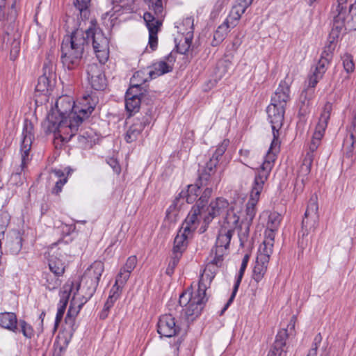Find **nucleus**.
Returning a JSON list of instances; mask_svg holds the SVG:
<instances>
[{"instance_id":"nucleus-1","label":"nucleus","mask_w":356,"mask_h":356,"mask_svg":"<svg viewBox=\"0 0 356 356\" xmlns=\"http://www.w3.org/2000/svg\"><path fill=\"white\" fill-rule=\"evenodd\" d=\"M96 104V98L90 95L83 96L76 105L72 97L62 95L56 99L54 108L42 122V129L46 134L53 133L55 139L67 142L92 113Z\"/></svg>"},{"instance_id":"nucleus-2","label":"nucleus","mask_w":356,"mask_h":356,"mask_svg":"<svg viewBox=\"0 0 356 356\" xmlns=\"http://www.w3.org/2000/svg\"><path fill=\"white\" fill-rule=\"evenodd\" d=\"M86 42L84 31L79 29L63 38L61 44V61L65 68L73 70L79 67Z\"/></svg>"},{"instance_id":"nucleus-3","label":"nucleus","mask_w":356,"mask_h":356,"mask_svg":"<svg viewBox=\"0 0 356 356\" xmlns=\"http://www.w3.org/2000/svg\"><path fill=\"white\" fill-rule=\"evenodd\" d=\"M273 167L272 161H264L261 166L257 169L255 177L250 191V199L246 204L245 217L240 224V225H242L245 227L246 232L249 231V227L256 215V206Z\"/></svg>"},{"instance_id":"nucleus-4","label":"nucleus","mask_w":356,"mask_h":356,"mask_svg":"<svg viewBox=\"0 0 356 356\" xmlns=\"http://www.w3.org/2000/svg\"><path fill=\"white\" fill-rule=\"evenodd\" d=\"M232 207L236 208L238 211V213H240L241 209V205H237V203L235 202L234 205L229 207V204L226 199L217 197L211 201L207 207L205 205L200 206V204H195L192 207L191 211H193L194 209L198 210L196 221L197 224L200 225V232L204 233L214 218L225 211L227 212ZM226 213H225V214Z\"/></svg>"},{"instance_id":"nucleus-5","label":"nucleus","mask_w":356,"mask_h":356,"mask_svg":"<svg viewBox=\"0 0 356 356\" xmlns=\"http://www.w3.org/2000/svg\"><path fill=\"white\" fill-rule=\"evenodd\" d=\"M352 0H337L335 10L333 11V28L331 35L333 38L344 30L356 29V1L351 4Z\"/></svg>"},{"instance_id":"nucleus-6","label":"nucleus","mask_w":356,"mask_h":356,"mask_svg":"<svg viewBox=\"0 0 356 356\" xmlns=\"http://www.w3.org/2000/svg\"><path fill=\"white\" fill-rule=\"evenodd\" d=\"M284 112L285 108L278 106V105L270 104L267 107V113L271 124L273 138L264 161H272L273 165H274L277 153L280 151V129L283 124Z\"/></svg>"},{"instance_id":"nucleus-7","label":"nucleus","mask_w":356,"mask_h":356,"mask_svg":"<svg viewBox=\"0 0 356 356\" xmlns=\"http://www.w3.org/2000/svg\"><path fill=\"white\" fill-rule=\"evenodd\" d=\"M220 224V227L215 247L222 248V249L227 250L236 229L240 226V216L238 209L235 207L229 209Z\"/></svg>"},{"instance_id":"nucleus-8","label":"nucleus","mask_w":356,"mask_h":356,"mask_svg":"<svg viewBox=\"0 0 356 356\" xmlns=\"http://www.w3.org/2000/svg\"><path fill=\"white\" fill-rule=\"evenodd\" d=\"M149 10L154 12L145 13L143 18L149 31L148 44L152 51H154L158 45L157 33L161 25V17H163V6L161 0H148Z\"/></svg>"},{"instance_id":"nucleus-9","label":"nucleus","mask_w":356,"mask_h":356,"mask_svg":"<svg viewBox=\"0 0 356 356\" xmlns=\"http://www.w3.org/2000/svg\"><path fill=\"white\" fill-rule=\"evenodd\" d=\"M207 301L205 296L197 291L187 289L180 294L179 305L182 308L181 312L185 316L193 319L200 314Z\"/></svg>"},{"instance_id":"nucleus-10","label":"nucleus","mask_w":356,"mask_h":356,"mask_svg":"<svg viewBox=\"0 0 356 356\" xmlns=\"http://www.w3.org/2000/svg\"><path fill=\"white\" fill-rule=\"evenodd\" d=\"M197 214L198 210L194 209L193 211H189L181 229L175 238L173 252L182 254L183 251L186 249L188 243V238L199 226L196 221Z\"/></svg>"},{"instance_id":"nucleus-11","label":"nucleus","mask_w":356,"mask_h":356,"mask_svg":"<svg viewBox=\"0 0 356 356\" xmlns=\"http://www.w3.org/2000/svg\"><path fill=\"white\" fill-rule=\"evenodd\" d=\"M86 43L92 41L94 51L99 63H104L108 58V40L103 33L97 29H88L84 32Z\"/></svg>"},{"instance_id":"nucleus-12","label":"nucleus","mask_w":356,"mask_h":356,"mask_svg":"<svg viewBox=\"0 0 356 356\" xmlns=\"http://www.w3.org/2000/svg\"><path fill=\"white\" fill-rule=\"evenodd\" d=\"M332 111V104L330 102H326L323 108L318 122L316 127L315 131L309 145L308 152L306 154H310V156H312L313 158H314L315 151L321 145V139L324 136Z\"/></svg>"},{"instance_id":"nucleus-13","label":"nucleus","mask_w":356,"mask_h":356,"mask_svg":"<svg viewBox=\"0 0 356 356\" xmlns=\"http://www.w3.org/2000/svg\"><path fill=\"white\" fill-rule=\"evenodd\" d=\"M104 270V265L100 261H95L86 270L83 277L82 282L85 284L86 301H88L95 293L99 284L100 277Z\"/></svg>"},{"instance_id":"nucleus-14","label":"nucleus","mask_w":356,"mask_h":356,"mask_svg":"<svg viewBox=\"0 0 356 356\" xmlns=\"http://www.w3.org/2000/svg\"><path fill=\"white\" fill-rule=\"evenodd\" d=\"M296 321L297 317L293 315L291 318L287 329H282L277 332L273 346L267 356H286V341L289 337L288 329L294 331Z\"/></svg>"},{"instance_id":"nucleus-15","label":"nucleus","mask_w":356,"mask_h":356,"mask_svg":"<svg viewBox=\"0 0 356 356\" xmlns=\"http://www.w3.org/2000/svg\"><path fill=\"white\" fill-rule=\"evenodd\" d=\"M318 205L317 197L312 196L308 203L304 218L302 221V231L303 235L308 234L314 231L318 221Z\"/></svg>"},{"instance_id":"nucleus-16","label":"nucleus","mask_w":356,"mask_h":356,"mask_svg":"<svg viewBox=\"0 0 356 356\" xmlns=\"http://www.w3.org/2000/svg\"><path fill=\"white\" fill-rule=\"evenodd\" d=\"M0 5V22L6 27V30L13 31V25L17 18L16 5L20 1H16L14 3L13 0H3Z\"/></svg>"},{"instance_id":"nucleus-17","label":"nucleus","mask_w":356,"mask_h":356,"mask_svg":"<svg viewBox=\"0 0 356 356\" xmlns=\"http://www.w3.org/2000/svg\"><path fill=\"white\" fill-rule=\"evenodd\" d=\"M104 63L89 64L87 67L88 80L91 87L96 90H104L106 86V79L104 74Z\"/></svg>"},{"instance_id":"nucleus-18","label":"nucleus","mask_w":356,"mask_h":356,"mask_svg":"<svg viewBox=\"0 0 356 356\" xmlns=\"http://www.w3.org/2000/svg\"><path fill=\"white\" fill-rule=\"evenodd\" d=\"M21 144L22 163L21 168L23 170L29 161V155L31 145L34 139L33 126L31 122L25 121Z\"/></svg>"},{"instance_id":"nucleus-19","label":"nucleus","mask_w":356,"mask_h":356,"mask_svg":"<svg viewBox=\"0 0 356 356\" xmlns=\"http://www.w3.org/2000/svg\"><path fill=\"white\" fill-rule=\"evenodd\" d=\"M55 74L54 72L53 65L51 63H44L43 66V74L38 78L35 90L44 95L50 93L54 86Z\"/></svg>"},{"instance_id":"nucleus-20","label":"nucleus","mask_w":356,"mask_h":356,"mask_svg":"<svg viewBox=\"0 0 356 356\" xmlns=\"http://www.w3.org/2000/svg\"><path fill=\"white\" fill-rule=\"evenodd\" d=\"M151 121L152 116L149 113H146L140 118H136L124 135L126 142L131 143L136 141L145 127L151 123Z\"/></svg>"},{"instance_id":"nucleus-21","label":"nucleus","mask_w":356,"mask_h":356,"mask_svg":"<svg viewBox=\"0 0 356 356\" xmlns=\"http://www.w3.org/2000/svg\"><path fill=\"white\" fill-rule=\"evenodd\" d=\"M179 331L175 318L171 314H165L160 317L157 324V332L161 337H172Z\"/></svg>"},{"instance_id":"nucleus-22","label":"nucleus","mask_w":356,"mask_h":356,"mask_svg":"<svg viewBox=\"0 0 356 356\" xmlns=\"http://www.w3.org/2000/svg\"><path fill=\"white\" fill-rule=\"evenodd\" d=\"M74 288L73 282H67L63 286L60 292V301L58 303V307L56 313L55 324L57 325L61 321L63 314L65 313L67 305L68 303L69 298Z\"/></svg>"},{"instance_id":"nucleus-23","label":"nucleus","mask_w":356,"mask_h":356,"mask_svg":"<svg viewBox=\"0 0 356 356\" xmlns=\"http://www.w3.org/2000/svg\"><path fill=\"white\" fill-rule=\"evenodd\" d=\"M175 56L170 53L163 60H160L154 64V70L148 72L151 79H154L165 73L170 72L173 69V64L175 62Z\"/></svg>"},{"instance_id":"nucleus-24","label":"nucleus","mask_w":356,"mask_h":356,"mask_svg":"<svg viewBox=\"0 0 356 356\" xmlns=\"http://www.w3.org/2000/svg\"><path fill=\"white\" fill-rule=\"evenodd\" d=\"M290 99V84L282 81L271 98V103L285 108L287 102Z\"/></svg>"},{"instance_id":"nucleus-25","label":"nucleus","mask_w":356,"mask_h":356,"mask_svg":"<svg viewBox=\"0 0 356 356\" xmlns=\"http://www.w3.org/2000/svg\"><path fill=\"white\" fill-rule=\"evenodd\" d=\"M142 92L134 90V88H129L125 95V108L129 115L139 111Z\"/></svg>"},{"instance_id":"nucleus-26","label":"nucleus","mask_w":356,"mask_h":356,"mask_svg":"<svg viewBox=\"0 0 356 356\" xmlns=\"http://www.w3.org/2000/svg\"><path fill=\"white\" fill-rule=\"evenodd\" d=\"M10 31L6 30V35L3 38V42L10 49V59L15 60L20 49L19 35L17 32L10 33Z\"/></svg>"},{"instance_id":"nucleus-27","label":"nucleus","mask_w":356,"mask_h":356,"mask_svg":"<svg viewBox=\"0 0 356 356\" xmlns=\"http://www.w3.org/2000/svg\"><path fill=\"white\" fill-rule=\"evenodd\" d=\"M199 182H200L199 181ZM201 183L197 184H191L188 186L187 191H182L179 196L181 199V203L187 202L188 204L193 203L197 197L200 195L201 193Z\"/></svg>"},{"instance_id":"nucleus-28","label":"nucleus","mask_w":356,"mask_h":356,"mask_svg":"<svg viewBox=\"0 0 356 356\" xmlns=\"http://www.w3.org/2000/svg\"><path fill=\"white\" fill-rule=\"evenodd\" d=\"M249 259L250 256L248 254H245V256L243 257L241 264L240 270L238 271V274L234 286L232 293L229 300L227 301V304L225 305V307L223 308L222 313L227 309V307L229 306V305L232 302L233 300L234 299L236 292L238 289L239 285L241 284V282L242 280L243 276L244 275V272L247 268Z\"/></svg>"},{"instance_id":"nucleus-29","label":"nucleus","mask_w":356,"mask_h":356,"mask_svg":"<svg viewBox=\"0 0 356 356\" xmlns=\"http://www.w3.org/2000/svg\"><path fill=\"white\" fill-rule=\"evenodd\" d=\"M0 326L13 332L17 331V318L13 312L0 313Z\"/></svg>"},{"instance_id":"nucleus-30","label":"nucleus","mask_w":356,"mask_h":356,"mask_svg":"<svg viewBox=\"0 0 356 356\" xmlns=\"http://www.w3.org/2000/svg\"><path fill=\"white\" fill-rule=\"evenodd\" d=\"M269 261L266 257L256 258L255 264L252 270V279L256 282H259L264 278L268 268Z\"/></svg>"},{"instance_id":"nucleus-31","label":"nucleus","mask_w":356,"mask_h":356,"mask_svg":"<svg viewBox=\"0 0 356 356\" xmlns=\"http://www.w3.org/2000/svg\"><path fill=\"white\" fill-rule=\"evenodd\" d=\"M50 179L55 181V186L52 188V193L58 195L63 186L67 183V178L60 170H53L50 172Z\"/></svg>"},{"instance_id":"nucleus-32","label":"nucleus","mask_w":356,"mask_h":356,"mask_svg":"<svg viewBox=\"0 0 356 356\" xmlns=\"http://www.w3.org/2000/svg\"><path fill=\"white\" fill-rule=\"evenodd\" d=\"M75 296L76 293H74V296L71 300L70 306L65 317L66 323H68L69 321L74 323V318L79 312L82 306L87 302L86 301V294L83 296L82 300L80 302L76 301Z\"/></svg>"},{"instance_id":"nucleus-33","label":"nucleus","mask_w":356,"mask_h":356,"mask_svg":"<svg viewBox=\"0 0 356 356\" xmlns=\"http://www.w3.org/2000/svg\"><path fill=\"white\" fill-rule=\"evenodd\" d=\"M54 247H51V252H53V254L50 255L49 259V267L52 273L57 276H61L65 272V266L62 259L54 254Z\"/></svg>"},{"instance_id":"nucleus-34","label":"nucleus","mask_w":356,"mask_h":356,"mask_svg":"<svg viewBox=\"0 0 356 356\" xmlns=\"http://www.w3.org/2000/svg\"><path fill=\"white\" fill-rule=\"evenodd\" d=\"M214 276L213 273L207 267L200 276L198 288L196 291L206 296V291L210 286Z\"/></svg>"},{"instance_id":"nucleus-35","label":"nucleus","mask_w":356,"mask_h":356,"mask_svg":"<svg viewBox=\"0 0 356 356\" xmlns=\"http://www.w3.org/2000/svg\"><path fill=\"white\" fill-rule=\"evenodd\" d=\"M216 159H210L209 161L206 163V166L203 170V172L200 175L199 181L202 186H212L210 184V176L213 172L217 164Z\"/></svg>"},{"instance_id":"nucleus-36","label":"nucleus","mask_w":356,"mask_h":356,"mask_svg":"<svg viewBox=\"0 0 356 356\" xmlns=\"http://www.w3.org/2000/svg\"><path fill=\"white\" fill-rule=\"evenodd\" d=\"M181 199L178 195L173 201L172 204L166 211V218L170 222L177 221L179 217V210L184 203L181 202Z\"/></svg>"},{"instance_id":"nucleus-37","label":"nucleus","mask_w":356,"mask_h":356,"mask_svg":"<svg viewBox=\"0 0 356 356\" xmlns=\"http://www.w3.org/2000/svg\"><path fill=\"white\" fill-rule=\"evenodd\" d=\"M314 158L310 154H306L298 171V177L301 178L302 183L307 179L311 172Z\"/></svg>"},{"instance_id":"nucleus-38","label":"nucleus","mask_w":356,"mask_h":356,"mask_svg":"<svg viewBox=\"0 0 356 356\" xmlns=\"http://www.w3.org/2000/svg\"><path fill=\"white\" fill-rule=\"evenodd\" d=\"M147 80L145 73L143 71H138L133 75L131 79L130 88H134L136 91H141V86Z\"/></svg>"},{"instance_id":"nucleus-39","label":"nucleus","mask_w":356,"mask_h":356,"mask_svg":"<svg viewBox=\"0 0 356 356\" xmlns=\"http://www.w3.org/2000/svg\"><path fill=\"white\" fill-rule=\"evenodd\" d=\"M229 31L228 26L223 23L220 25L213 34V39L211 42L212 46H218L225 38Z\"/></svg>"},{"instance_id":"nucleus-40","label":"nucleus","mask_w":356,"mask_h":356,"mask_svg":"<svg viewBox=\"0 0 356 356\" xmlns=\"http://www.w3.org/2000/svg\"><path fill=\"white\" fill-rule=\"evenodd\" d=\"M130 277V274L127 273L124 270H120V272L116 276L115 282L112 287L111 291H116L120 293L124 286L126 284L127 280H129Z\"/></svg>"},{"instance_id":"nucleus-41","label":"nucleus","mask_w":356,"mask_h":356,"mask_svg":"<svg viewBox=\"0 0 356 356\" xmlns=\"http://www.w3.org/2000/svg\"><path fill=\"white\" fill-rule=\"evenodd\" d=\"M22 249V240L19 237L9 239L6 244V252L11 254H17Z\"/></svg>"},{"instance_id":"nucleus-42","label":"nucleus","mask_w":356,"mask_h":356,"mask_svg":"<svg viewBox=\"0 0 356 356\" xmlns=\"http://www.w3.org/2000/svg\"><path fill=\"white\" fill-rule=\"evenodd\" d=\"M44 283L46 288L49 291L56 289L60 284V280L58 277L55 274L44 273Z\"/></svg>"},{"instance_id":"nucleus-43","label":"nucleus","mask_w":356,"mask_h":356,"mask_svg":"<svg viewBox=\"0 0 356 356\" xmlns=\"http://www.w3.org/2000/svg\"><path fill=\"white\" fill-rule=\"evenodd\" d=\"M226 251L227 250L222 249V248H218L217 247H215V248L211 250L210 254L211 258V263L217 266H220Z\"/></svg>"},{"instance_id":"nucleus-44","label":"nucleus","mask_w":356,"mask_h":356,"mask_svg":"<svg viewBox=\"0 0 356 356\" xmlns=\"http://www.w3.org/2000/svg\"><path fill=\"white\" fill-rule=\"evenodd\" d=\"M273 245L263 242L259 248L257 258L266 257V260L269 261L270 257L273 253Z\"/></svg>"},{"instance_id":"nucleus-45","label":"nucleus","mask_w":356,"mask_h":356,"mask_svg":"<svg viewBox=\"0 0 356 356\" xmlns=\"http://www.w3.org/2000/svg\"><path fill=\"white\" fill-rule=\"evenodd\" d=\"M281 221V216L277 212L270 213L266 223V228L278 229Z\"/></svg>"},{"instance_id":"nucleus-46","label":"nucleus","mask_w":356,"mask_h":356,"mask_svg":"<svg viewBox=\"0 0 356 356\" xmlns=\"http://www.w3.org/2000/svg\"><path fill=\"white\" fill-rule=\"evenodd\" d=\"M229 141L228 140H224L216 148L215 152L213 154L212 157L211 159H216L217 162L219 161L221 156L225 152Z\"/></svg>"},{"instance_id":"nucleus-47","label":"nucleus","mask_w":356,"mask_h":356,"mask_svg":"<svg viewBox=\"0 0 356 356\" xmlns=\"http://www.w3.org/2000/svg\"><path fill=\"white\" fill-rule=\"evenodd\" d=\"M342 62L343 68L347 73H350L354 71L355 64L353 63V59L351 55L346 54L342 58Z\"/></svg>"},{"instance_id":"nucleus-48","label":"nucleus","mask_w":356,"mask_h":356,"mask_svg":"<svg viewBox=\"0 0 356 356\" xmlns=\"http://www.w3.org/2000/svg\"><path fill=\"white\" fill-rule=\"evenodd\" d=\"M181 254L179 252H172V256L170 259V261H169L168 266L166 269V273L168 275H171L176 266L179 263V261L181 258Z\"/></svg>"},{"instance_id":"nucleus-49","label":"nucleus","mask_w":356,"mask_h":356,"mask_svg":"<svg viewBox=\"0 0 356 356\" xmlns=\"http://www.w3.org/2000/svg\"><path fill=\"white\" fill-rule=\"evenodd\" d=\"M137 264V258L136 256H131L128 257L125 264L120 268L122 270L131 275V272L134 270Z\"/></svg>"},{"instance_id":"nucleus-50","label":"nucleus","mask_w":356,"mask_h":356,"mask_svg":"<svg viewBox=\"0 0 356 356\" xmlns=\"http://www.w3.org/2000/svg\"><path fill=\"white\" fill-rule=\"evenodd\" d=\"M19 324L23 335L26 338L31 339L33 336L34 333L32 327L24 320H20Z\"/></svg>"},{"instance_id":"nucleus-51","label":"nucleus","mask_w":356,"mask_h":356,"mask_svg":"<svg viewBox=\"0 0 356 356\" xmlns=\"http://www.w3.org/2000/svg\"><path fill=\"white\" fill-rule=\"evenodd\" d=\"M111 292L112 293V294H111L109 296V297L108 298L105 305H104V311H108L109 309L113 307V303L115 302V301H116V300L119 298L120 296V293L118 291H116L115 290L113 291H111Z\"/></svg>"},{"instance_id":"nucleus-52","label":"nucleus","mask_w":356,"mask_h":356,"mask_svg":"<svg viewBox=\"0 0 356 356\" xmlns=\"http://www.w3.org/2000/svg\"><path fill=\"white\" fill-rule=\"evenodd\" d=\"M334 49V48L333 47V44H332V42H330L329 45L325 47L320 58L326 60L327 61L330 62L332 58V53Z\"/></svg>"},{"instance_id":"nucleus-53","label":"nucleus","mask_w":356,"mask_h":356,"mask_svg":"<svg viewBox=\"0 0 356 356\" xmlns=\"http://www.w3.org/2000/svg\"><path fill=\"white\" fill-rule=\"evenodd\" d=\"M329 63L330 62L327 61L326 60L320 58L315 68L314 72H316L317 74H319V76H323L327 70V66L329 65Z\"/></svg>"},{"instance_id":"nucleus-54","label":"nucleus","mask_w":356,"mask_h":356,"mask_svg":"<svg viewBox=\"0 0 356 356\" xmlns=\"http://www.w3.org/2000/svg\"><path fill=\"white\" fill-rule=\"evenodd\" d=\"M212 193L211 187H207L203 191L202 195L200 197L196 204H200V206L204 205V203L207 202L209 198L210 197Z\"/></svg>"},{"instance_id":"nucleus-55","label":"nucleus","mask_w":356,"mask_h":356,"mask_svg":"<svg viewBox=\"0 0 356 356\" xmlns=\"http://www.w3.org/2000/svg\"><path fill=\"white\" fill-rule=\"evenodd\" d=\"M277 229H266L265 231V239L264 242H266L267 243H270L271 245H274V240H275V232H277Z\"/></svg>"},{"instance_id":"nucleus-56","label":"nucleus","mask_w":356,"mask_h":356,"mask_svg":"<svg viewBox=\"0 0 356 356\" xmlns=\"http://www.w3.org/2000/svg\"><path fill=\"white\" fill-rule=\"evenodd\" d=\"M239 19V18L234 16L233 14L230 13L223 24L227 25L228 29L230 30L237 25Z\"/></svg>"},{"instance_id":"nucleus-57","label":"nucleus","mask_w":356,"mask_h":356,"mask_svg":"<svg viewBox=\"0 0 356 356\" xmlns=\"http://www.w3.org/2000/svg\"><path fill=\"white\" fill-rule=\"evenodd\" d=\"M245 10L246 8L238 3L236 5L232 7L230 13L233 14L234 16L241 19V15L245 12Z\"/></svg>"},{"instance_id":"nucleus-58","label":"nucleus","mask_w":356,"mask_h":356,"mask_svg":"<svg viewBox=\"0 0 356 356\" xmlns=\"http://www.w3.org/2000/svg\"><path fill=\"white\" fill-rule=\"evenodd\" d=\"M319 75V74H317L316 72H314L313 74L311 76H309L308 79V87L313 88L316 86L318 81L323 77V76Z\"/></svg>"},{"instance_id":"nucleus-59","label":"nucleus","mask_w":356,"mask_h":356,"mask_svg":"<svg viewBox=\"0 0 356 356\" xmlns=\"http://www.w3.org/2000/svg\"><path fill=\"white\" fill-rule=\"evenodd\" d=\"M90 2V0H76L74 6L80 13H82L87 10Z\"/></svg>"},{"instance_id":"nucleus-60","label":"nucleus","mask_w":356,"mask_h":356,"mask_svg":"<svg viewBox=\"0 0 356 356\" xmlns=\"http://www.w3.org/2000/svg\"><path fill=\"white\" fill-rule=\"evenodd\" d=\"M193 35L191 32L187 33L186 37L185 38V45L184 50H180L181 54H185L188 49H189L191 42H192Z\"/></svg>"},{"instance_id":"nucleus-61","label":"nucleus","mask_w":356,"mask_h":356,"mask_svg":"<svg viewBox=\"0 0 356 356\" xmlns=\"http://www.w3.org/2000/svg\"><path fill=\"white\" fill-rule=\"evenodd\" d=\"M322 341V337L320 333L316 335V337L314 339V342L312 343V347L310 350H313L315 351V355H317V350L318 348Z\"/></svg>"},{"instance_id":"nucleus-62","label":"nucleus","mask_w":356,"mask_h":356,"mask_svg":"<svg viewBox=\"0 0 356 356\" xmlns=\"http://www.w3.org/2000/svg\"><path fill=\"white\" fill-rule=\"evenodd\" d=\"M108 163L112 167L115 172H116L117 174H119L120 172V166L115 159H110L108 161Z\"/></svg>"},{"instance_id":"nucleus-63","label":"nucleus","mask_w":356,"mask_h":356,"mask_svg":"<svg viewBox=\"0 0 356 356\" xmlns=\"http://www.w3.org/2000/svg\"><path fill=\"white\" fill-rule=\"evenodd\" d=\"M355 142H356V138L355 137L353 133H351L349 138H346L344 140V145L349 146L350 148V151H352L353 145Z\"/></svg>"},{"instance_id":"nucleus-64","label":"nucleus","mask_w":356,"mask_h":356,"mask_svg":"<svg viewBox=\"0 0 356 356\" xmlns=\"http://www.w3.org/2000/svg\"><path fill=\"white\" fill-rule=\"evenodd\" d=\"M64 350H65V349L60 345H59L58 343L57 344L54 343V353H53L52 356H61L62 353Z\"/></svg>"}]
</instances>
